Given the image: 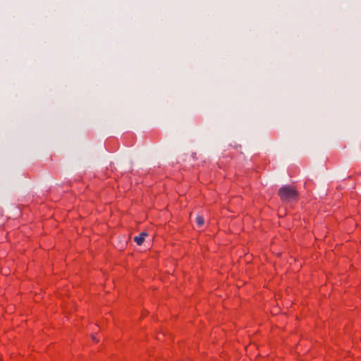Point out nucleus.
<instances>
[{"instance_id": "obj_2", "label": "nucleus", "mask_w": 361, "mask_h": 361, "mask_svg": "<svg viewBox=\"0 0 361 361\" xmlns=\"http://www.w3.org/2000/svg\"><path fill=\"white\" fill-rule=\"evenodd\" d=\"M147 235V233L146 232H142L139 235L134 238V241L137 243V245H141L144 243L145 238Z\"/></svg>"}, {"instance_id": "obj_3", "label": "nucleus", "mask_w": 361, "mask_h": 361, "mask_svg": "<svg viewBox=\"0 0 361 361\" xmlns=\"http://www.w3.org/2000/svg\"><path fill=\"white\" fill-rule=\"evenodd\" d=\"M204 219L202 216H197L196 217V224L199 227H201L204 225Z\"/></svg>"}, {"instance_id": "obj_4", "label": "nucleus", "mask_w": 361, "mask_h": 361, "mask_svg": "<svg viewBox=\"0 0 361 361\" xmlns=\"http://www.w3.org/2000/svg\"><path fill=\"white\" fill-rule=\"evenodd\" d=\"M92 339L93 341H94L96 343L98 342V340L96 338L94 335H92Z\"/></svg>"}, {"instance_id": "obj_1", "label": "nucleus", "mask_w": 361, "mask_h": 361, "mask_svg": "<svg viewBox=\"0 0 361 361\" xmlns=\"http://www.w3.org/2000/svg\"><path fill=\"white\" fill-rule=\"evenodd\" d=\"M278 195L283 202L297 200L298 192L295 186L283 185L278 191Z\"/></svg>"}]
</instances>
